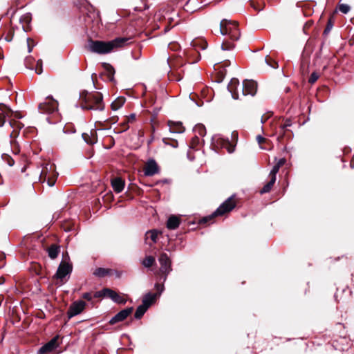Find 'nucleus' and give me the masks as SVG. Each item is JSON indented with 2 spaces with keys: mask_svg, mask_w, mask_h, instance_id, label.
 Masks as SVG:
<instances>
[{
  "mask_svg": "<svg viewBox=\"0 0 354 354\" xmlns=\"http://www.w3.org/2000/svg\"><path fill=\"white\" fill-rule=\"evenodd\" d=\"M129 40V38L127 37H118L109 41L89 40L88 48L92 53L106 54L110 53L115 48L124 46L127 44Z\"/></svg>",
  "mask_w": 354,
  "mask_h": 354,
  "instance_id": "obj_1",
  "label": "nucleus"
},
{
  "mask_svg": "<svg viewBox=\"0 0 354 354\" xmlns=\"http://www.w3.org/2000/svg\"><path fill=\"white\" fill-rule=\"evenodd\" d=\"M80 98L84 101L82 108L87 111H103L104 105L102 102V96L100 93L94 94L86 93L85 96L80 95Z\"/></svg>",
  "mask_w": 354,
  "mask_h": 354,
  "instance_id": "obj_2",
  "label": "nucleus"
},
{
  "mask_svg": "<svg viewBox=\"0 0 354 354\" xmlns=\"http://www.w3.org/2000/svg\"><path fill=\"white\" fill-rule=\"evenodd\" d=\"M218 31L221 35L228 36L232 41L238 40L240 37V32L236 21L227 19L222 20L219 25Z\"/></svg>",
  "mask_w": 354,
  "mask_h": 354,
  "instance_id": "obj_3",
  "label": "nucleus"
},
{
  "mask_svg": "<svg viewBox=\"0 0 354 354\" xmlns=\"http://www.w3.org/2000/svg\"><path fill=\"white\" fill-rule=\"evenodd\" d=\"M236 206V201L234 199V196H232L229 197L226 201H225L214 212V214L209 217H205L202 219V221L205 223L208 220H210L214 216H222L225 213H227L232 211Z\"/></svg>",
  "mask_w": 354,
  "mask_h": 354,
  "instance_id": "obj_4",
  "label": "nucleus"
},
{
  "mask_svg": "<svg viewBox=\"0 0 354 354\" xmlns=\"http://www.w3.org/2000/svg\"><path fill=\"white\" fill-rule=\"evenodd\" d=\"M240 91H241L242 96L250 95L254 96L257 91V83L251 80H245L239 86Z\"/></svg>",
  "mask_w": 354,
  "mask_h": 354,
  "instance_id": "obj_5",
  "label": "nucleus"
},
{
  "mask_svg": "<svg viewBox=\"0 0 354 354\" xmlns=\"http://www.w3.org/2000/svg\"><path fill=\"white\" fill-rule=\"evenodd\" d=\"M158 261L160 264V272L163 275V281H165L167 275L171 271V260L166 253H162Z\"/></svg>",
  "mask_w": 354,
  "mask_h": 354,
  "instance_id": "obj_6",
  "label": "nucleus"
},
{
  "mask_svg": "<svg viewBox=\"0 0 354 354\" xmlns=\"http://www.w3.org/2000/svg\"><path fill=\"white\" fill-rule=\"evenodd\" d=\"M85 308L86 302L82 300H77L73 302L71 304L67 312V315L68 318L71 319V317L80 314L82 312L84 311Z\"/></svg>",
  "mask_w": 354,
  "mask_h": 354,
  "instance_id": "obj_7",
  "label": "nucleus"
},
{
  "mask_svg": "<svg viewBox=\"0 0 354 354\" xmlns=\"http://www.w3.org/2000/svg\"><path fill=\"white\" fill-rule=\"evenodd\" d=\"M239 86H241V85L237 78H232L227 85V90L230 92L232 98L234 100L240 99V97L242 95Z\"/></svg>",
  "mask_w": 354,
  "mask_h": 354,
  "instance_id": "obj_8",
  "label": "nucleus"
},
{
  "mask_svg": "<svg viewBox=\"0 0 354 354\" xmlns=\"http://www.w3.org/2000/svg\"><path fill=\"white\" fill-rule=\"evenodd\" d=\"M59 346L58 336L54 337L48 342L42 346L39 350L38 354H48L55 351Z\"/></svg>",
  "mask_w": 354,
  "mask_h": 354,
  "instance_id": "obj_9",
  "label": "nucleus"
},
{
  "mask_svg": "<svg viewBox=\"0 0 354 354\" xmlns=\"http://www.w3.org/2000/svg\"><path fill=\"white\" fill-rule=\"evenodd\" d=\"M58 102L55 100L52 96H48L46 102L40 103L39 109L43 111H58Z\"/></svg>",
  "mask_w": 354,
  "mask_h": 354,
  "instance_id": "obj_10",
  "label": "nucleus"
},
{
  "mask_svg": "<svg viewBox=\"0 0 354 354\" xmlns=\"http://www.w3.org/2000/svg\"><path fill=\"white\" fill-rule=\"evenodd\" d=\"M144 174L147 176H152L159 171V168L154 160H149L144 167Z\"/></svg>",
  "mask_w": 354,
  "mask_h": 354,
  "instance_id": "obj_11",
  "label": "nucleus"
},
{
  "mask_svg": "<svg viewBox=\"0 0 354 354\" xmlns=\"http://www.w3.org/2000/svg\"><path fill=\"white\" fill-rule=\"evenodd\" d=\"M133 308L132 307L125 308L122 310L118 313H117L113 317H112L109 323L111 324H115L117 322H122L131 313L133 312Z\"/></svg>",
  "mask_w": 354,
  "mask_h": 354,
  "instance_id": "obj_12",
  "label": "nucleus"
},
{
  "mask_svg": "<svg viewBox=\"0 0 354 354\" xmlns=\"http://www.w3.org/2000/svg\"><path fill=\"white\" fill-rule=\"evenodd\" d=\"M72 270V266L66 262H62L57 270L55 276L57 278L62 279Z\"/></svg>",
  "mask_w": 354,
  "mask_h": 354,
  "instance_id": "obj_13",
  "label": "nucleus"
},
{
  "mask_svg": "<svg viewBox=\"0 0 354 354\" xmlns=\"http://www.w3.org/2000/svg\"><path fill=\"white\" fill-rule=\"evenodd\" d=\"M106 297L111 298L113 301L119 304H125L126 301L121 298V297L113 290L106 288Z\"/></svg>",
  "mask_w": 354,
  "mask_h": 354,
  "instance_id": "obj_14",
  "label": "nucleus"
},
{
  "mask_svg": "<svg viewBox=\"0 0 354 354\" xmlns=\"http://www.w3.org/2000/svg\"><path fill=\"white\" fill-rule=\"evenodd\" d=\"M111 185L114 191L117 193H120L124 189V183L121 178H116L112 180Z\"/></svg>",
  "mask_w": 354,
  "mask_h": 354,
  "instance_id": "obj_15",
  "label": "nucleus"
},
{
  "mask_svg": "<svg viewBox=\"0 0 354 354\" xmlns=\"http://www.w3.org/2000/svg\"><path fill=\"white\" fill-rule=\"evenodd\" d=\"M180 225V218L176 216H171L167 221V227L169 230H175Z\"/></svg>",
  "mask_w": 354,
  "mask_h": 354,
  "instance_id": "obj_16",
  "label": "nucleus"
},
{
  "mask_svg": "<svg viewBox=\"0 0 354 354\" xmlns=\"http://www.w3.org/2000/svg\"><path fill=\"white\" fill-rule=\"evenodd\" d=\"M104 68L105 70V73L106 75V80L112 82L114 80V73L115 70L111 65L109 64L104 63L103 64Z\"/></svg>",
  "mask_w": 354,
  "mask_h": 354,
  "instance_id": "obj_17",
  "label": "nucleus"
},
{
  "mask_svg": "<svg viewBox=\"0 0 354 354\" xmlns=\"http://www.w3.org/2000/svg\"><path fill=\"white\" fill-rule=\"evenodd\" d=\"M126 99L124 97H117L111 104L112 111H118L124 104Z\"/></svg>",
  "mask_w": 354,
  "mask_h": 354,
  "instance_id": "obj_18",
  "label": "nucleus"
},
{
  "mask_svg": "<svg viewBox=\"0 0 354 354\" xmlns=\"http://www.w3.org/2000/svg\"><path fill=\"white\" fill-rule=\"evenodd\" d=\"M49 257L52 259H55L59 253V247L57 245H51L47 250Z\"/></svg>",
  "mask_w": 354,
  "mask_h": 354,
  "instance_id": "obj_19",
  "label": "nucleus"
},
{
  "mask_svg": "<svg viewBox=\"0 0 354 354\" xmlns=\"http://www.w3.org/2000/svg\"><path fill=\"white\" fill-rule=\"evenodd\" d=\"M155 294L149 293L144 297L142 299V305L145 306L147 308H149L155 301Z\"/></svg>",
  "mask_w": 354,
  "mask_h": 354,
  "instance_id": "obj_20",
  "label": "nucleus"
},
{
  "mask_svg": "<svg viewBox=\"0 0 354 354\" xmlns=\"http://www.w3.org/2000/svg\"><path fill=\"white\" fill-rule=\"evenodd\" d=\"M276 181V177H270V181L262 188L261 194L269 192Z\"/></svg>",
  "mask_w": 354,
  "mask_h": 354,
  "instance_id": "obj_21",
  "label": "nucleus"
},
{
  "mask_svg": "<svg viewBox=\"0 0 354 354\" xmlns=\"http://www.w3.org/2000/svg\"><path fill=\"white\" fill-rule=\"evenodd\" d=\"M147 309L148 308H147L145 306H143L142 304L139 306L135 313V317L136 319H140L144 315Z\"/></svg>",
  "mask_w": 354,
  "mask_h": 354,
  "instance_id": "obj_22",
  "label": "nucleus"
},
{
  "mask_svg": "<svg viewBox=\"0 0 354 354\" xmlns=\"http://www.w3.org/2000/svg\"><path fill=\"white\" fill-rule=\"evenodd\" d=\"M160 234V232L156 230H152L147 232V238H150L153 243H156L158 236Z\"/></svg>",
  "mask_w": 354,
  "mask_h": 354,
  "instance_id": "obj_23",
  "label": "nucleus"
},
{
  "mask_svg": "<svg viewBox=\"0 0 354 354\" xmlns=\"http://www.w3.org/2000/svg\"><path fill=\"white\" fill-rule=\"evenodd\" d=\"M108 274L109 270L102 268H97L93 272V274L98 277H103Z\"/></svg>",
  "mask_w": 354,
  "mask_h": 354,
  "instance_id": "obj_24",
  "label": "nucleus"
},
{
  "mask_svg": "<svg viewBox=\"0 0 354 354\" xmlns=\"http://www.w3.org/2000/svg\"><path fill=\"white\" fill-rule=\"evenodd\" d=\"M155 263V259L151 256L147 257L142 261V265L145 267L149 268Z\"/></svg>",
  "mask_w": 354,
  "mask_h": 354,
  "instance_id": "obj_25",
  "label": "nucleus"
},
{
  "mask_svg": "<svg viewBox=\"0 0 354 354\" xmlns=\"http://www.w3.org/2000/svg\"><path fill=\"white\" fill-rule=\"evenodd\" d=\"M234 48V44L229 41H223L221 45L223 50H232Z\"/></svg>",
  "mask_w": 354,
  "mask_h": 354,
  "instance_id": "obj_26",
  "label": "nucleus"
},
{
  "mask_svg": "<svg viewBox=\"0 0 354 354\" xmlns=\"http://www.w3.org/2000/svg\"><path fill=\"white\" fill-rule=\"evenodd\" d=\"M10 112H0V127L3 126L6 118H10Z\"/></svg>",
  "mask_w": 354,
  "mask_h": 354,
  "instance_id": "obj_27",
  "label": "nucleus"
},
{
  "mask_svg": "<svg viewBox=\"0 0 354 354\" xmlns=\"http://www.w3.org/2000/svg\"><path fill=\"white\" fill-rule=\"evenodd\" d=\"M338 9L343 14H347L350 11L351 8L348 4L342 3L339 5Z\"/></svg>",
  "mask_w": 354,
  "mask_h": 354,
  "instance_id": "obj_28",
  "label": "nucleus"
},
{
  "mask_svg": "<svg viewBox=\"0 0 354 354\" xmlns=\"http://www.w3.org/2000/svg\"><path fill=\"white\" fill-rule=\"evenodd\" d=\"M42 65H43L42 60L41 59L37 60L35 70V72L38 75H40L43 71V66Z\"/></svg>",
  "mask_w": 354,
  "mask_h": 354,
  "instance_id": "obj_29",
  "label": "nucleus"
},
{
  "mask_svg": "<svg viewBox=\"0 0 354 354\" xmlns=\"http://www.w3.org/2000/svg\"><path fill=\"white\" fill-rule=\"evenodd\" d=\"M333 22L332 21V19L330 18L328 21L326 27L324 31V35L328 34L330 32V31L331 30V29L333 28Z\"/></svg>",
  "mask_w": 354,
  "mask_h": 354,
  "instance_id": "obj_30",
  "label": "nucleus"
},
{
  "mask_svg": "<svg viewBox=\"0 0 354 354\" xmlns=\"http://www.w3.org/2000/svg\"><path fill=\"white\" fill-rule=\"evenodd\" d=\"M318 78H319V75L317 73L313 72L310 75L308 82L310 84H314L318 80Z\"/></svg>",
  "mask_w": 354,
  "mask_h": 354,
  "instance_id": "obj_31",
  "label": "nucleus"
},
{
  "mask_svg": "<svg viewBox=\"0 0 354 354\" xmlns=\"http://www.w3.org/2000/svg\"><path fill=\"white\" fill-rule=\"evenodd\" d=\"M280 167H279V165H277V164L272 167V170L270 171V176L271 178L272 177H276V175L278 173Z\"/></svg>",
  "mask_w": 354,
  "mask_h": 354,
  "instance_id": "obj_32",
  "label": "nucleus"
},
{
  "mask_svg": "<svg viewBox=\"0 0 354 354\" xmlns=\"http://www.w3.org/2000/svg\"><path fill=\"white\" fill-rule=\"evenodd\" d=\"M106 288H104L103 290H102L100 291L96 292L94 294V297H95V298H100V297H106Z\"/></svg>",
  "mask_w": 354,
  "mask_h": 354,
  "instance_id": "obj_33",
  "label": "nucleus"
},
{
  "mask_svg": "<svg viewBox=\"0 0 354 354\" xmlns=\"http://www.w3.org/2000/svg\"><path fill=\"white\" fill-rule=\"evenodd\" d=\"M82 138L85 140V142L88 144L91 145V144L94 143V142H95L93 140V139L91 138L90 136H88V134H87V133H82Z\"/></svg>",
  "mask_w": 354,
  "mask_h": 354,
  "instance_id": "obj_34",
  "label": "nucleus"
},
{
  "mask_svg": "<svg viewBox=\"0 0 354 354\" xmlns=\"http://www.w3.org/2000/svg\"><path fill=\"white\" fill-rule=\"evenodd\" d=\"M266 62L268 65L273 68H277L278 67V63L274 60L272 62L268 61L266 58L265 59Z\"/></svg>",
  "mask_w": 354,
  "mask_h": 354,
  "instance_id": "obj_35",
  "label": "nucleus"
},
{
  "mask_svg": "<svg viewBox=\"0 0 354 354\" xmlns=\"http://www.w3.org/2000/svg\"><path fill=\"white\" fill-rule=\"evenodd\" d=\"M226 147L227 149V151L229 153H232L234 151V145H232L228 140H227L226 141Z\"/></svg>",
  "mask_w": 354,
  "mask_h": 354,
  "instance_id": "obj_36",
  "label": "nucleus"
},
{
  "mask_svg": "<svg viewBox=\"0 0 354 354\" xmlns=\"http://www.w3.org/2000/svg\"><path fill=\"white\" fill-rule=\"evenodd\" d=\"M0 111H12L6 104L0 103Z\"/></svg>",
  "mask_w": 354,
  "mask_h": 354,
  "instance_id": "obj_37",
  "label": "nucleus"
},
{
  "mask_svg": "<svg viewBox=\"0 0 354 354\" xmlns=\"http://www.w3.org/2000/svg\"><path fill=\"white\" fill-rule=\"evenodd\" d=\"M82 298L87 300V301H91L92 299V295H91V293L90 292H85L82 295Z\"/></svg>",
  "mask_w": 354,
  "mask_h": 354,
  "instance_id": "obj_38",
  "label": "nucleus"
},
{
  "mask_svg": "<svg viewBox=\"0 0 354 354\" xmlns=\"http://www.w3.org/2000/svg\"><path fill=\"white\" fill-rule=\"evenodd\" d=\"M286 160L285 158H281L277 161V165H279V167H281L286 163Z\"/></svg>",
  "mask_w": 354,
  "mask_h": 354,
  "instance_id": "obj_39",
  "label": "nucleus"
},
{
  "mask_svg": "<svg viewBox=\"0 0 354 354\" xmlns=\"http://www.w3.org/2000/svg\"><path fill=\"white\" fill-rule=\"evenodd\" d=\"M22 20H24L27 23H29L30 21V20H31V18H30L29 15H26L23 16V17L20 19L21 21Z\"/></svg>",
  "mask_w": 354,
  "mask_h": 354,
  "instance_id": "obj_40",
  "label": "nucleus"
},
{
  "mask_svg": "<svg viewBox=\"0 0 354 354\" xmlns=\"http://www.w3.org/2000/svg\"><path fill=\"white\" fill-rule=\"evenodd\" d=\"M257 140L259 145L266 141V139L261 136L259 135L257 136Z\"/></svg>",
  "mask_w": 354,
  "mask_h": 354,
  "instance_id": "obj_41",
  "label": "nucleus"
},
{
  "mask_svg": "<svg viewBox=\"0 0 354 354\" xmlns=\"http://www.w3.org/2000/svg\"><path fill=\"white\" fill-rule=\"evenodd\" d=\"M136 119V114L135 113H131L130 114L129 116H128V122H132L134 120Z\"/></svg>",
  "mask_w": 354,
  "mask_h": 354,
  "instance_id": "obj_42",
  "label": "nucleus"
},
{
  "mask_svg": "<svg viewBox=\"0 0 354 354\" xmlns=\"http://www.w3.org/2000/svg\"><path fill=\"white\" fill-rule=\"evenodd\" d=\"M148 7L147 6L146 4H144V6L143 7H136L135 8V10H138V11H141L142 10H145L147 9Z\"/></svg>",
  "mask_w": 354,
  "mask_h": 354,
  "instance_id": "obj_43",
  "label": "nucleus"
},
{
  "mask_svg": "<svg viewBox=\"0 0 354 354\" xmlns=\"http://www.w3.org/2000/svg\"><path fill=\"white\" fill-rule=\"evenodd\" d=\"M156 288H157L158 290H160V292H162L164 290L163 286L156 285Z\"/></svg>",
  "mask_w": 354,
  "mask_h": 354,
  "instance_id": "obj_44",
  "label": "nucleus"
},
{
  "mask_svg": "<svg viewBox=\"0 0 354 354\" xmlns=\"http://www.w3.org/2000/svg\"><path fill=\"white\" fill-rule=\"evenodd\" d=\"M232 139L237 140V138H238V134H237V133H236V132H233V133H232Z\"/></svg>",
  "mask_w": 354,
  "mask_h": 354,
  "instance_id": "obj_45",
  "label": "nucleus"
},
{
  "mask_svg": "<svg viewBox=\"0 0 354 354\" xmlns=\"http://www.w3.org/2000/svg\"><path fill=\"white\" fill-rule=\"evenodd\" d=\"M30 41V39L29 38L27 39V42H28V52L30 53L32 51V47L30 46V44H29V41Z\"/></svg>",
  "mask_w": 354,
  "mask_h": 354,
  "instance_id": "obj_46",
  "label": "nucleus"
},
{
  "mask_svg": "<svg viewBox=\"0 0 354 354\" xmlns=\"http://www.w3.org/2000/svg\"><path fill=\"white\" fill-rule=\"evenodd\" d=\"M47 169H48L47 167H45L44 169H43V170L41 171V174H45L46 176V170H47Z\"/></svg>",
  "mask_w": 354,
  "mask_h": 354,
  "instance_id": "obj_47",
  "label": "nucleus"
},
{
  "mask_svg": "<svg viewBox=\"0 0 354 354\" xmlns=\"http://www.w3.org/2000/svg\"><path fill=\"white\" fill-rule=\"evenodd\" d=\"M16 117L18 118H21L23 116L19 112H17V114L16 115Z\"/></svg>",
  "mask_w": 354,
  "mask_h": 354,
  "instance_id": "obj_48",
  "label": "nucleus"
},
{
  "mask_svg": "<svg viewBox=\"0 0 354 354\" xmlns=\"http://www.w3.org/2000/svg\"><path fill=\"white\" fill-rule=\"evenodd\" d=\"M197 127L198 128H201V129H203L204 130V127L202 124L197 125Z\"/></svg>",
  "mask_w": 354,
  "mask_h": 354,
  "instance_id": "obj_49",
  "label": "nucleus"
},
{
  "mask_svg": "<svg viewBox=\"0 0 354 354\" xmlns=\"http://www.w3.org/2000/svg\"><path fill=\"white\" fill-rule=\"evenodd\" d=\"M50 169H54V166L53 165H50Z\"/></svg>",
  "mask_w": 354,
  "mask_h": 354,
  "instance_id": "obj_50",
  "label": "nucleus"
},
{
  "mask_svg": "<svg viewBox=\"0 0 354 354\" xmlns=\"http://www.w3.org/2000/svg\"><path fill=\"white\" fill-rule=\"evenodd\" d=\"M289 91H290V88L288 87L286 88V92H288Z\"/></svg>",
  "mask_w": 354,
  "mask_h": 354,
  "instance_id": "obj_51",
  "label": "nucleus"
},
{
  "mask_svg": "<svg viewBox=\"0 0 354 354\" xmlns=\"http://www.w3.org/2000/svg\"><path fill=\"white\" fill-rule=\"evenodd\" d=\"M9 124L10 126H12V122L11 120H9Z\"/></svg>",
  "mask_w": 354,
  "mask_h": 354,
  "instance_id": "obj_52",
  "label": "nucleus"
},
{
  "mask_svg": "<svg viewBox=\"0 0 354 354\" xmlns=\"http://www.w3.org/2000/svg\"><path fill=\"white\" fill-rule=\"evenodd\" d=\"M214 139H215V140H218L219 139V138H217V136H214Z\"/></svg>",
  "mask_w": 354,
  "mask_h": 354,
  "instance_id": "obj_53",
  "label": "nucleus"
},
{
  "mask_svg": "<svg viewBox=\"0 0 354 354\" xmlns=\"http://www.w3.org/2000/svg\"><path fill=\"white\" fill-rule=\"evenodd\" d=\"M206 47H207V44H205V45L202 48V49H203V50H204V49H205V48H206Z\"/></svg>",
  "mask_w": 354,
  "mask_h": 354,
  "instance_id": "obj_54",
  "label": "nucleus"
},
{
  "mask_svg": "<svg viewBox=\"0 0 354 354\" xmlns=\"http://www.w3.org/2000/svg\"><path fill=\"white\" fill-rule=\"evenodd\" d=\"M12 162H14V161L12 160ZM10 166H12L13 165V163H8Z\"/></svg>",
  "mask_w": 354,
  "mask_h": 354,
  "instance_id": "obj_55",
  "label": "nucleus"
},
{
  "mask_svg": "<svg viewBox=\"0 0 354 354\" xmlns=\"http://www.w3.org/2000/svg\"><path fill=\"white\" fill-rule=\"evenodd\" d=\"M53 184H54V183H50V184L49 183V185H50V186H52V185H53Z\"/></svg>",
  "mask_w": 354,
  "mask_h": 354,
  "instance_id": "obj_56",
  "label": "nucleus"
},
{
  "mask_svg": "<svg viewBox=\"0 0 354 354\" xmlns=\"http://www.w3.org/2000/svg\"><path fill=\"white\" fill-rule=\"evenodd\" d=\"M141 1H142V2H144V1H145V0H141Z\"/></svg>",
  "mask_w": 354,
  "mask_h": 354,
  "instance_id": "obj_57",
  "label": "nucleus"
}]
</instances>
